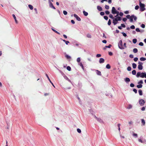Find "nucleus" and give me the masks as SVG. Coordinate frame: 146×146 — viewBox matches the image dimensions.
<instances>
[{"label":"nucleus","mask_w":146,"mask_h":146,"mask_svg":"<svg viewBox=\"0 0 146 146\" xmlns=\"http://www.w3.org/2000/svg\"><path fill=\"white\" fill-rule=\"evenodd\" d=\"M127 18L128 19H130V21L131 22H132L133 21V19L135 21H136L137 19V17L134 15H133L130 16L129 15H128L126 16Z\"/></svg>","instance_id":"nucleus-1"},{"label":"nucleus","mask_w":146,"mask_h":146,"mask_svg":"<svg viewBox=\"0 0 146 146\" xmlns=\"http://www.w3.org/2000/svg\"><path fill=\"white\" fill-rule=\"evenodd\" d=\"M136 76L137 78L140 76L142 78H146V73L145 72L141 73L138 72L137 73Z\"/></svg>","instance_id":"nucleus-2"},{"label":"nucleus","mask_w":146,"mask_h":146,"mask_svg":"<svg viewBox=\"0 0 146 146\" xmlns=\"http://www.w3.org/2000/svg\"><path fill=\"white\" fill-rule=\"evenodd\" d=\"M139 5L140 7V10L141 11H143L145 10V4L141 3V2L140 1Z\"/></svg>","instance_id":"nucleus-3"},{"label":"nucleus","mask_w":146,"mask_h":146,"mask_svg":"<svg viewBox=\"0 0 146 146\" xmlns=\"http://www.w3.org/2000/svg\"><path fill=\"white\" fill-rule=\"evenodd\" d=\"M118 46L119 48L121 49H125V48L123 46L122 41L121 40H120L118 43Z\"/></svg>","instance_id":"nucleus-4"},{"label":"nucleus","mask_w":146,"mask_h":146,"mask_svg":"<svg viewBox=\"0 0 146 146\" xmlns=\"http://www.w3.org/2000/svg\"><path fill=\"white\" fill-rule=\"evenodd\" d=\"M139 65L138 66V68L139 70H141L143 69V63L141 62H139Z\"/></svg>","instance_id":"nucleus-5"},{"label":"nucleus","mask_w":146,"mask_h":146,"mask_svg":"<svg viewBox=\"0 0 146 146\" xmlns=\"http://www.w3.org/2000/svg\"><path fill=\"white\" fill-rule=\"evenodd\" d=\"M138 141L139 142H141L142 143L146 144V140L145 139H142L141 138L139 139H138Z\"/></svg>","instance_id":"nucleus-6"},{"label":"nucleus","mask_w":146,"mask_h":146,"mask_svg":"<svg viewBox=\"0 0 146 146\" xmlns=\"http://www.w3.org/2000/svg\"><path fill=\"white\" fill-rule=\"evenodd\" d=\"M145 103V102L144 100L142 99L140 100L139 101V103L141 106H143L144 105Z\"/></svg>","instance_id":"nucleus-7"},{"label":"nucleus","mask_w":146,"mask_h":146,"mask_svg":"<svg viewBox=\"0 0 146 146\" xmlns=\"http://www.w3.org/2000/svg\"><path fill=\"white\" fill-rule=\"evenodd\" d=\"M48 2L49 4L50 7L53 9H55V7L54 6L52 3L50 1V0H48Z\"/></svg>","instance_id":"nucleus-8"},{"label":"nucleus","mask_w":146,"mask_h":146,"mask_svg":"<svg viewBox=\"0 0 146 146\" xmlns=\"http://www.w3.org/2000/svg\"><path fill=\"white\" fill-rule=\"evenodd\" d=\"M117 10L115 9V8L114 7H112L111 10V13L112 14H115V13Z\"/></svg>","instance_id":"nucleus-9"},{"label":"nucleus","mask_w":146,"mask_h":146,"mask_svg":"<svg viewBox=\"0 0 146 146\" xmlns=\"http://www.w3.org/2000/svg\"><path fill=\"white\" fill-rule=\"evenodd\" d=\"M94 117L100 123H103V121L100 118H98L96 116H94Z\"/></svg>","instance_id":"nucleus-10"},{"label":"nucleus","mask_w":146,"mask_h":146,"mask_svg":"<svg viewBox=\"0 0 146 146\" xmlns=\"http://www.w3.org/2000/svg\"><path fill=\"white\" fill-rule=\"evenodd\" d=\"M74 17L76 18V19H77V20L78 21H81V19L80 18L78 17V16L76 14H74Z\"/></svg>","instance_id":"nucleus-11"},{"label":"nucleus","mask_w":146,"mask_h":146,"mask_svg":"<svg viewBox=\"0 0 146 146\" xmlns=\"http://www.w3.org/2000/svg\"><path fill=\"white\" fill-rule=\"evenodd\" d=\"M113 19H114V20L115 21H121V18L119 17H117L115 18H114Z\"/></svg>","instance_id":"nucleus-12"},{"label":"nucleus","mask_w":146,"mask_h":146,"mask_svg":"<svg viewBox=\"0 0 146 146\" xmlns=\"http://www.w3.org/2000/svg\"><path fill=\"white\" fill-rule=\"evenodd\" d=\"M104 59L102 58H101L99 60V62L100 63H104Z\"/></svg>","instance_id":"nucleus-13"},{"label":"nucleus","mask_w":146,"mask_h":146,"mask_svg":"<svg viewBox=\"0 0 146 146\" xmlns=\"http://www.w3.org/2000/svg\"><path fill=\"white\" fill-rule=\"evenodd\" d=\"M12 16L14 18V19H15L16 23V24H17L18 23V22L16 19V17L15 16V15L14 14H13Z\"/></svg>","instance_id":"nucleus-14"},{"label":"nucleus","mask_w":146,"mask_h":146,"mask_svg":"<svg viewBox=\"0 0 146 146\" xmlns=\"http://www.w3.org/2000/svg\"><path fill=\"white\" fill-rule=\"evenodd\" d=\"M63 77L66 80L69 82L71 83V82L70 80L65 75H64Z\"/></svg>","instance_id":"nucleus-15"},{"label":"nucleus","mask_w":146,"mask_h":146,"mask_svg":"<svg viewBox=\"0 0 146 146\" xmlns=\"http://www.w3.org/2000/svg\"><path fill=\"white\" fill-rule=\"evenodd\" d=\"M132 108V105L131 104H129L128 105L127 108L128 109H130Z\"/></svg>","instance_id":"nucleus-16"},{"label":"nucleus","mask_w":146,"mask_h":146,"mask_svg":"<svg viewBox=\"0 0 146 146\" xmlns=\"http://www.w3.org/2000/svg\"><path fill=\"white\" fill-rule=\"evenodd\" d=\"M96 74L100 76H101V73L100 71L98 70H96Z\"/></svg>","instance_id":"nucleus-17"},{"label":"nucleus","mask_w":146,"mask_h":146,"mask_svg":"<svg viewBox=\"0 0 146 146\" xmlns=\"http://www.w3.org/2000/svg\"><path fill=\"white\" fill-rule=\"evenodd\" d=\"M141 121L142 125H143V126L145 125V120L144 119H141Z\"/></svg>","instance_id":"nucleus-18"},{"label":"nucleus","mask_w":146,"mask_h":146,"mask_svg":"<svg viewBox=\"0 0 146 146\" xmlns=\"http://www.w3.org/2000/svg\"><path fill=\"white\" fill-rule=\"evenodd\" d=\"M97 9L99 11H101L102 10V7H101L100 6H98L97 7Z\"/></svg>","instance_id":"nucleus-19"},{"label":"nucleus","mask_w":146,"mask_h":146,"mask_svg":"<svg viewBox=\"0 0 146 146\" xmlns=\"http://www.w3.org/2000/svg\"><path fill=\"white\" fill-rule=\"evenodd\" d=\"M125 80L126 82H128L130 81V79L129 78H126L125 79Z\"/></svg>","instance_id":"nucleus-20"},{"label":"nucleus","mask_w":146,"mask_h":146,"mask_svg":"<svg viewBox=\"0 0 146 146\" xmlns=\"http://www.w3.org/2000/svg\"><path fill=\"white\" fill-rule=\"evenodd\" d=\"M83 13L84 15L85 16H87L88 15V13L85 11H83Z\"/></svg>","instance_id":"nucleus-21"},{"label":"nucleus","mask_w":146,"mask_h":146,"mask_svg":"<svg viewBox=\"0 0 146 146\" xmlns=\"http://www.w3.org/2000/svg\"><path fill=\"white\" fill-rule=\"evenodd\" d=\"M65 57L67 59H70L71 58V57L69 56L68 55L66 54L65 55Z\"/></svg>","instance_id":"nucleus-22"},{"label":"nucleus","mask_w":146,"mask_h":146,"mask_svg":"<svg viewBox=\"0 0 146 146\" xmlns=\"http://www.w3.org/2000/svg\"><path fill=\"white\" fill-rule=\"evenodd\" d=\"M138 92H139V94L140 95L142 96L143 95L142 92L141 90H139L138 91Z\"/></svg>","instance_id":"nucleus-23"},{"label":"nucleus","mask_w":146,"mask_h":146,"mask_svg":"<svg viewBox=\"0 0 146 146\" xmlns=\"http://www.w3.org/2000/svg\"><path fill=\"white\" fill-rule=\"evenodd\" d=\"M28 6L29 8L31 10H33V7L32 5H28Z\"/></svg>","instance_id":"nucleus-24"},{"label":"nucleus","mask_w":146,"mask_h":146,"mask_svg":"<svg viewBox=\"0 0 146 146\" xmlns=\"http://www.w3.org/2000/svg\"><path fill=\"white\" fill-rule=\"evenodd\" d=\"M136 66L137 65L135 63H133L132 64V66L134 69H135L136 68Z\"/></svg>","instance_id":"nucleus-25"},{"label":"nucleus","mask_w":146,"mask_h":146,"mask_svg":"<svg viewBox=\"0 0 146 146\" xmlns=\"http://www.w3.org/2000/svg\"><path fill=\"white\" fill-rule=\"evenodd\" d=\"M133 51L134 53H137L138 51L137 49L136 48H135L133 49Z\"/></svg>","instance_id":"nucleus-26"},{"label":"nucleus","mask_w":146,"mask_h":146,"mask_svg":"<svg viewBox=\"0 0 146 146\" xmlns=\"http://www.w3.org/2000/svg\"><path fill=\"white\" fill-rule=\"evenodd\" d=\"M140 60L141 61H144L146 60V58L144 57H141L140 59Z\"/></svg>","instance_id":"nucleus-27"},{"label":"nucleus","mask_w":146,"mask_h":146,"mask_svg":"<svg viewBox=\"0 0 146 146\" xmlns=\"http://www.w3.org/2000/svg\"><path fill=\"white\" fill-rule=\"evenodd\" d=\"M132 74L133 75H135L136 74V71L135 70H133L132 72Z\"/></svg>","instance_id":"nucleus-28"},{"label":"nucleus","mask_w":146,"mask_h":146,"mask_svg":"<svg viewBox=\"0 0 146 146\" xmlns=\"http://www.w3.org/2000/svg\"><path fill=\"white\" fill-rule=\"evenodd\" d=\"M62 40L65 42V43L66 44L68 45V43H69V41H67L64 40Z\"/></svg>","instance_id":"nucleus-29"},{"label":"nucleus","mask_w":146,"mask_h":146,"mask_svg":"<svg viewBox=\"0 0 146 146\" xmlns=\"http://www.w3.org/2000/svg\"><path fill=\"white\" fill-rule=\"evenodd\" d=\"M106 68L107 69H109L111 67L110 65L109 64H108L106 65Z\"/></svg>","instance_id":"nucleus-30"},{"label":"nucleus","mask_w":146,"mask_h":146,"mask_svg":"<svg viewBox=\"0 0 146 146\" xmlns=\"http://www.w3.org/2000/svg\"><path fill=\"white\" fill-rule=\"evenodd\" d=\"M113 23L114 25H115L117 23V21H115L114 19L113 20Z\"/></svg>","instance_id":"nucleus-31"},{"label":"nucleus","mask_w":146,"mask_h":146,"mask_svg":"<svg viewBox=\"0 0 146 146\" xmlns=\"http://www.w3.org/2000/svg\"><path fill=\"white\" fill-rule=\"evenodd\" d=\"M137 88H141L142 87V85L140 84L137 85Z\"/></svg>","instance_id":"nucleus-32"},{"label":"nucleus","mask_w":146,"mask_h":146,"mask_svg":"<svg viewBox=\"0 0 146 146\" xmlns=\"http://www.w3.org/2000/svg\"><path fill=\"white\" fill-rule=\"evenodd\" d=\"M137 40L136 39H134L133 40V42L134 44L136 43L137 42Z\"/></svg>","instance_id":"nucleus-33"},{"label":"nucleus","mask_w":146,"mask_h":146,"mask_svg":"<svg viewBox=\"0 0 146 146\" xmlns=\"http://www.w3.org/2000/svg\"><path fill=\"white\" fill-rule=\"evenodd\" d=\"M133 135L136 138L137 137V134L136 133H133Z\"/></svg>","instance_id":"nucleus-34"},{"label":"nucleus","mask_w":146,"mask_h":146,"mask_svg":"<svg viewBox=\"0 0 146 146\" xmlns=\"http://www.w3.org/2000/svg\"><path fill=\"white\" fill-rule=\"evenodd\" d=\"M58 70L63 76L65 75L59 69H58Z\"/></svg>","instance_id":"nucleus-35"},{"label":"nucleus","mask_w":146,"mask_h":146,"mask_svg":"<svg viewBox=\"0 0 146 146\" xmlns=\"http://www.w3.org/2000/svg\"><path fill=\"white\" fill-rule=\"evenodd\" d=\"M67 69L68 70L70 71L71 70V67L70 66H68L67 67Z\"/></svg>","instance_id":"nucleus-36"},{"label":"nucleus","mask_w":146,"mask_h":146,"mask_svg":"<svg viewBox=\"0 0 146 146\" xmlns=\"http://www.w3.org/2000/svg\"><path fill=\"white\" fill-rule=\"evenodd\" d=\"M109 17L111 19H114V18L113 17V15L111 14H110L109 15Z\"/></svg>","instance_id":"nucleus-37"},{"label":"nucleus","mask_w":146,"mask_h":146,"mask_svg":"<svg viewBox=\"0 0 146 146\" xmlns=\"http://www.w3.org/2000/svg\"><path fill=\"white\" fill-rule=\"evenodd\" d=\"M80 61V57L78 58L77 59V61L78 62H79Z\"/></svg>","instance_id":"nucleus-38"},{"label":"nucleus","mask_w":146,"mask_h":146,"mask_svg":"<svg viewBox=\"0 0 146 146\" xmlns=\"http://www.w3.org/2000/svg\"><path fill=\"white\" fill-rule=\"evenodd\" d=\"M139 8V7L138 5H137L135 6V9L136 10H138Z\"/></svg>","instance_id":"nucleus-39"},{"label":"nucleus","mask_w":146,"mask_h":146,"mask_svg":"<svg viewBox=\"0 0 146 146\" xmlns=\"http://www.w3.org/2000/svg\"><path fill=\"white\" fill-rule=\"evenodd\" d=\"M77 132L79 133H80L81 132V130L79 128L77 129Z\"/></svg>","instance_id":"nucleus-40"},{"label":"nucleus","mask_w":146,"mask_h":146,"mask_svg":"<svg viewBox=\"0 0 146 146\" xmlns=\"http://www.w3.org/2000/svg\"><path fill=\"white\" fill-rule=\"evenodd\" d=\"M46 76L47 77V78H48V80H49V81L50 82H51V81L50 80V78H49V77L48 76V75L47 74H46Z\"/></svg>","instance_id":"nucleus-41"},{"label":"nucleus","mask_w":146,"mask_h":146,"mask_svg":"<svg viewBox=\"0 0 146 146\" xmlns=\"http://www.w3.org/2000/svg\"><path fill=\"white\" fill-rule=\"evenodd\" d=\"M105 8L106 9H108L109 8V6L107 5H106L105 6Z\"/></svg>","instance_id":"nucleus-42"},{"label":"nucleus","mask_w":146,"mask_h":146,"mask_svg":"<svg viewBox=\"0 0 146 146\" xmlns=\"http://www.w3.org/2000/svg\"><path fill=\"white\" fill-rule=\"evenodd\" d=\"M127 69L128 71H130L131 70V68L130 66H129L127 68Z\"/></svg>","instance_id":"nucleus-43"},{"label":"nucleus","mask_w":146,"mask_h":146,"mask_svg":"<svg viewBox=\"0 0 146 146\" xmlns=\"http://www.w3.org/2000/svg\"><path fill=\"white\" fill-rule=\"evenodd\" d=\"M108 25H110L111 24V21L110 19H109L108 22Z\"/></svg>","instance_id":"nucleus-44"},{"label":"nucleus","mask_w":146,"mask_h":146,"mask_svg":"<svg viewBox=\"0 0 146 146\" xmlns=\"http://www.w3.org/2000/svg\"><path fill=\"white\" fill-rule=\"evenodd\" d=\"M63 13L64 15H66L67 14V12L66 11H63Z\"/></svg>","instance_id":"nucleus-45"},{"label":"nucleus","mask_w":146,"mask_h":146,"mask_svg":"<svg viewBox=\"0 0 146 146\" xmlns=\"http://www.w3.org/2000/svg\"><path fill=\"white\" fill-rule=\"evenodd\" d=\"M87 36L89 38H91V35L90 34H88L87 35Z\"/></svg>","instance_id":"nucleus-46"},{"label":"nucleus","mask_w":146,"mask_h":146,"mask_svg":"<svg viewBox=\"0 0 146 146\" xmlns=\"http://www.w3.org/2000/svg\"><path fill=\"white\" fill-rule=\"evenodd\" d=\"M138 60V58L137 57H135V58H134V60L135 61V62H136Z\"/></svg>","instance_id":"nucleus-47"},{"label":"nucleus","mask_w":146,"mask_h":146,"mask_svg":"<svg viewBox=\"0 0 146 146\" xmlns=\"http://www.w3.org/2000/svg\"><path fill=\"white\" fill-rule=\"evenodd\" d=\"M130 28L132 29H135V27L134 25H132L131 26Z\"/></svg>","instance_id":"nucleus-48"},{"label":"nucleus","mask_w":146,"mask_h":146,"mask_svg":"<svg viewBox=\"0 0 146 146\" xmlns=\"http://www.w3.org/2000/svg\"><path fill=\"white\" fill-rule=\"evenodd\" d=\"M145 25L144 24H142L141 25V27L143 28H145Z\"/></svg>","instance_id":"nucleus-49"},{"label":"nucleus","mask_w":146,"mask_h":146,"mask_svg":"<svg viewBox=\"0 0 146 146\" xmlns=\"http://www.w3.org/2000/svg\"><path fill=\"white\" fill-rule=\"evenodd\" d=\"M111 46V45L110 44H109L108 46H106V47L110 48Z\"/></svg>","instance_id":"nucleus-50"},{"label":"nucleus","mask_w":146,"mask_h":146,"mask_svg":"<svg viewBox=\"0 0 146 146\" xmlns=\"http://www.w3.org/2000/svg\"><path fill=\"white\" fill-rule=\"evenodd\" d=\"M135 30L137 32H140V29L138 28H136L135 29Z\"/></svg>","instance_id":"nucleus-51"},{"label":"nucleus","mask_w":146,"mask_h":146,"mask_svg":"<svg viewBox=\"0 0 146 146\" xmlns=\"http://www.w3.org/2000/svg\"><path fill=\"white\" fill-rule=\"evenodd\" d=\"M101 56V55L100 54H98L96 55L97 57L98 58Z\"/></svg>","instance_id":"nucleus-52"},{"label":"nucleus","mask_w":146,"mask_h":146,"mask_svg":"<svg viewBox=\"0 0 146 146\" xmlns=\"http://www.w3.org/2000/svg\"><path fill=\"white\" fill-rule=\"evenodd\" d=\"M105 13L107 15H109L110 13V12L108 11H105Z\"/></svg>","instance_id":"nucleus-53"},{"label":"nucleus","mask_w":146,"mask_h":146,"mask_svg":"<svg viewBox=\"0 0 146 146\" xmlns=\"http://www.w3.org/2000/svg\"><path fill=\"white\" fill-rule=\"evenodd\" d=\"M143 83V81L142 80H140L139 82H138V84H142Z\"/></svg>","instance_id":"nucleus-54"},{"label":"nucleus","mask_w":146,"mask_h":146,"mask_svg":"<svg viewBox=\"0 0 146 146\" xmlns=\"http://www.w3.org/2000/svg\"><path fill=\"white\" fill-rule=\"evenodd\" d=\"M126 45V43H124L123 44V46L125 48H127V46Z\"/></svg>","instance_id":"nucleus-55"},{"label":"nucleus","mask_w":146,"mask_h":146,"mask_svg":"<svg viewBox=\"0 0 146 146\" xmlns=\"http://www.w3.org/2000/svg\"><path fill=\"white\" fill-rule=\"evenodd\" d=\"M100 14L102 16H103L104 15V13L103 12H101L100 13Z\"/></svg>","instance_id":"nucleus-56"},{"label":"nucleus","mask_w":146,"mask_h":146,"mask_svg":"<svg viewBox=\"0 0 146 146\" xmlns=\"http://www.w3.org/2000/svg\"><path fill=\"white\" fill-rule=\"evenodd\" d=\"M104 18L106 20H107L108 19V17L106 16H104Z\"/></svg>","instance_id":"nucleus-57"},{"label":"nucleus","mask_w":146,"mask_h":146,"mask_svg":"<svg viewBox=\"0 0 146 146\" xmlns=\"http://www.w3.org/2000/svg\"><path fill=\"white\" fill-rule=\"evenodd\" d=\"M122 34H123V35L125 37H126L127 36V35L126 34V33H122Z\"/></svg>","instance_id":"nucleus-58"},{"label":"nucleus","mask_w":146,"mask_h":146,"mask_svg":"<svg viewBox=\"0 0 146 146\" xmlns=\"http://www.w3.org/2000/svg\"><path fill=\"white\" fill-rule=\"evenodd\" d=\"M139 45L141 46H143V42H141L139 43Z\"/></svg>","instance_id":"nucleus-59"},{"label":"nucleus","mask_w":146,"mask_h":146,"mask_svg":"<svg viewBox=\"0 0 146 146\" xmlns=\"http://www.w3.org/2000/svg\"><path fill=\"white\" fill-rule=\"evenodd\" d=\"M129 57L130 58H133V54H131L129 55Z\"/></svg>","instance_id":"nucleus-60"},{"label":"nucleus","mask_w":146,"mask_h":146,"mask_svg":"<svg viewBox=\"0 0 146 146\" xmlns=\"http://www.w3.org/2000/svg\"><path fill=\"white\" fill-rule=\"evenodd\" d=\"M123 13L122 12H120L119 13V15L120 16H122L123 15Z\"/></svg>","instance_id":"nucleus-61"},{"label":"nucleus","mask_w":146,"mask_h":146,"mask_svg":"<svg viewBox=\"0 0 146 146\" xmlns=\"http://www.w3.org/2000/svg\"><path fill=\"white\" fill-rule=\"evenodd\" d=\"M130 86L131 87H133L134 86V84H133L131 83L130 84Z\"/></svg>","instance_id":"nucleus-62"},{"label":"nucleus","mask_w":146,"mask_h":146,"mask_svg":"<svg viewBox=\"0 0 146 146\" xmlns=\"http://www.w3.org/2000/svg\"><path fill=\"white\" fill-rule=\"evenodd\" d=\"M127 20V18H124L123 19V21L124 22L126 21Z\"/></svg>","instance_id":"nucleus-63"},{"label":"nucleus","mask_w":146,"mask_h":146,"mask_svg":"<svg viewBox=\"0 0 146 146\" xmlns=\"http://www.w3.org/2000/svg\"><path fill=\"white\" fill-rule=\"evenodd\" d=\"M133 91L135 93H137V90L135 89H133Z\"/></svg>","instance_id":"nucleus-64"}]
</instances>
